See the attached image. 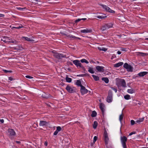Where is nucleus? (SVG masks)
<instances>
[{"label": "nucleus", "mask_w": 148, "mask_h": 148, "mask_svg": "<svg viewBox=\"0 0 148 148\" xmlns=\"http://www.w3.org/2000/svg\"><path fill=\"white\" fill-rule=\"evenodd\" d=\"M58 132L56 130L54 132L53 135L55 136L56 135L58 134Z\"/></svg>", "instance_id": "obj_46"}, {"label": "nucleus", "mask_w": 148, "mask_h": 148, "mask_svg": "<svg viewBox=\"0 0 148 148\" xmlns=\"http://www.w3.org/2000/svg\"><path fill=\"white\" fill-rule=\"evenodd\" d=\"M96 69L100 72H102L104 71V67L101 66H97L96 67Z\"/></svg>", "instance_id": "obj_13"}, {"label": "nucleus", "mask_w": 148, "mask_h": 148, "mask_svg": "<svg viewBox=\"0 0 148 148\" xmlns=\"http://www.w3.org/2000/svg\"><path fill=\"white\" fill-rule=\"evenodd\" d=\"M99 108L102 112L103 113L104 112V104L102 103H100L99 104Z\"/></svg>", "instance_id": "obj_19"}, {"label": "nucleus", "mask_w": 148, "mask_h": 148, "mask_svg": "<svg viewBox=\"0 0 148 148\" xmlns=\"http://www.w3.org/2000/svg\"><path fill=\"white\" fill-rule=\"evenodd\" d=\"M97 18L100 19H103L105 18L106 17V16H102L99 15L97 17Z\"/></svg>", "instance_id": "obj_40"}, {"label": "nucleus", "mask_w": 148, "mask_h": 148, "mask_svg": "<svg viewBox=\"0 0 148 148\" xmlns=\"http://www.w3.org/2000/svg\"><path fill=\"white\" fill-rule=\"evenodd\" d=\"M97 114L96 112L95 111H93L92 112L91 114V116L92 117H95L97 115Z\"/></svg>", "instance_id": "obj_34"}, {"label": "nucleus", "mask_w": 148, "mask_h": 148, "mask_svg": "<svg viewBox=\"0 0 148 148\" xmlns=\"http://www.w3.org/2000/svg\"><path fill=\"white\" fill-rule=\"evenodd\" d=\"M116 85L119 88L121 86L124 87L126 86L125 82V80L123 79H120L117 80Z\"/></svg>", "instance_id": "obj_1"}, {"label": "nucleus", "mask_w": 148, "mask_h": 148, "mask_svg": "<svg viewBox=\"0 0 148 148\" xmlns=\"http://www.w3.org/2000/svg\"><path fill=\"white\" fill-rule=\"evenodd\" d=\"M101 6L106 11L113 13H115L114 11L111 10L107 5H101Z\"/></svg>", "instance_id": "obj_6"}, {"label": "nucleus", "mask_w": 148, "mask_h": 148, "mask_svg": "<svg viewBox=\"0 0 148 148\" xmlns=\"http://www.w3.org/2000/svg\"><path fill=\"white\" fill-rule=\"evenodd\" d=\"M14 49L16 50L17 51H19L23 49V48L20 45H18L17 46L13 47Z\"/></svg>", "instance_id": "obj_14"}, {"label": "nucleus", "mask_w": 148, "mask_h": 148, "mask_svg": "<svg viewBox=\"0 0 148 148\" xmlns=\"http://www.w3.org/2000/svg\"><path fill=\"white\" fill-rule=\"evenodd\" d=\"M66 80L67 82L70 83L71 82L72 79L71 78L67 76L66 77Z\"/></svg>", "instance_id": "obj_32"}, {"label": "nucleus", "mask_w": 148, "mask_h": 148, "mask_svg": "<svg viewBox=\"0 0 148 148\" xmlns=\"http://www.w3.org/2000/svg\"><path fill=\"white\" fill-rule=\"evenodd\" d=\"M81 19V20H85L86 19V18H82Z\"/></svg>", "instance_id": "obj_61"}, {"label": "nucleus", "mask_w": 148, "mask_h": 148, "mask_svg": "<svg viewBox=\"0 0 148 148\" xmlns=\"http://www.w3.org/2000/svg\"><path fill=\"white\" fill-rule=\"evenodd\" d=\"M17 8L18 9V10H23V8Z\"/></svg>", "instance_id": "obj_53"}, {"label": "nucleus", "mask_w": 148, "mask_h": 148, "mask_svg": "<svg viewBox=\"0 0 148 148\" xmlns=\"http://www.w3.org/2000/svg\"><path fill=\"white\" fill-rule=\"evenodd\" d=\"M3 71L5 72V73H11L12 72V71H10V70H5V69H4V70H3Z\"/></svg>", "instance_id": "obj_43"}, {"label": "nucleus", "mask_w": 148, "mask_h": 148, "mask_svg": "<svg viewBox=\"0 0 148 148\" xmlns=\"http://www.w3.org/2000/svg\"><path fill=\"white\" fill-rule=\"evenodd\" d=\"M10 40V38L9 37L5 36H3L1 39V40L5 42H9Z\"/></svg>", "instance_id": "obj_11"}, {"label": "nucleus", "mask_w": 148, "mask_h": 148, "mask_svg": "<svg viewBox=\"0 0 148 148\" xmlns=\"http://www.w3.org/2000/svg\"><path fill=\"white\" fill-rule=\"evenodd\" d=\"M107 26V28L108 29L113 27L114 24L112 23H110L105 24Z\"/></svg>", "instance_id": "obj_17"}, {"label": "nucleus", "mask_w": 148, "mask_h": 148, "mask_svg": "<svg viewBox=\"0 0 148 148\" xmlns=\"http://www.w3.org/2000/svg\"><path fill=\"white\" fill-rule=\"evenodd\" d=\"M9 42L14 43L16 44L17 43V42L15 40H12L10 38V40Z\"/></svg>", "instance_id": "obj_36"}, {"label": "nucleus", "mask_w": 148, "mask_h": 148, "mask_svg": "<svg viewBox=\"0 0 148 148\" xmlns=\"http://www.w3.org/2000/svg\"><path fill=\"white\" fill-rule=\"evenodd\" d=\"M77 76H78V77H83L84 76V74H80V75H77Z\"/></svg>", "instance_id": "obj_51"}, {"label": "nucleus", "mask_w": 148, "mask_h": 148, "mask_svg": "<svg viewBox=\"0 0 148 148\" xmlns=\"http://www.w3.org/2000/svg\"><path fill=\"white\" fill-rule=\"evenodd\" d=\"M121 50L122 51H125V48H122L121 49Z\"/></svg>", "instance_id": "obj_58"}, {"label": "nucleus", "mask_w": 148, "mask_h": 148, "mask_svg": "<svg viewBox=\"0 0 148 148\" xmlns=\"http://www.w3.org/2000/svg\"><path fill=\"white\" fill-rule=\"evenodd\" d=\"M123 115L122 113L121 114V115H120L119 117V120L121 122V121L123 119Z\"/></svg>", "instance_id": "obj_39"}, {"label": "nucleus", "mask_w": 148, "mask_h": 148, "mask_svg": "<svg viewBox=\"0 0 148 148\" xmlns=\"http://www.w3.org/2000/svg\"><path fill=\"white\" fill-rule=\"evenodd\" d=\"M73 62L77 67H79L82 68H84V66L82 65L81 63L80 62L79 60H74Z\"/></svg>", "instance_id": "obj_5"}, {"label": "nucleus", "mask_w": 148, "mask_h": 148, "mask_svg": "<svg viewBox=\"0 0 148 148\" xmlns=\"http://www.w3.org/2000/svg\"><path fill=\"white\" fill-rule=\"evenodd\" d=\"M108 29L107 28V26L105 24L104 25H103L101 27V30L102 31H104L105 30Z\"/></svg>", "instance_id": "obj_21"}, {"label": "nucleus", "mask_w": 148, "mask_h": 148, "mask_svg": "<svg viewBox=\"0 0 148 148\" xmlns=\"http://www.w3.org/2000/svg\"><path fill=\"white\" fill-rule=\"evenodd\" d=\"M76 85L77 86H80L81 87L82 86L81 83V82L79 80H77L76 83Z\"/></svg>", "instance_id": "obj_29"}, {"label": "nucleus", "mask_w": 148, "mask_h": 148, "mask_svg": "<svg viewBox=\"0 0 148 148\" xmlns=\"http://www.w3.org/2000/svg\"><path fill=\"white\" fill-rule=\"evenodd\" d=\"M80 61L82 63H85L86 64H88V62L85 59H83L80 60Z\"/></svg>", "instance_id": "obj_33"}, {"label": "nucleus", "mask_w": 148, "mask_h": 148, "mask_svg": "<svg viewBox=\"0 0 148 148\" xmlns=\"http://www.w3.org/2000/svg\"><path fill=\"white\" fill-rule=\"evenodd\" d=\"M25 77L27 78H29V79L32 78H33V77H32L29 75H26L25 76Z\"/></svg>", "instance_id": "obj_49"}, {"label": "nucleus", "mask_w": 148, "mask_h": 148, "mask_svg": "<svg viewBox=\"0 0 148 148\" xmlns=\"http://www.w3.org/2000/svg\"><path fill=\"white\" fill-rule=\"evenodd\" d=\"M135 123V121L133 120H131V123L132 125H133Z\"/></svg>", "instance_id": "obj_45"}, {"label": "nucleus", "mask_w": 148, "mask_h": 148, "mask_svg": "<svg viewBox=\"0 0 148 148\" xmlns=\"http://www.w3.org/2000/svg\"><path fill=\"white\" fill-rule=\"evenodd\" d=\"M81 19H78L77 20H76L75 22V23H77V22H79V21H81Z\"/></svg>", "instance_id": "obj_50"}, {"label": "nucleus", "mask_w": 148, "mask_h": 148, "mask_svg": "<svg viewBox=\"0 0 148 148\" xmlns=\"http://www.w3.org/2000/svg\"><path fill=\"white\" fill-rule=\"evenodd\" d=\"M18 27H13V28L16 29H19L23 27L21 25V24Z\"/></svg>", "instance_id": "obj_38"}, {"label": "nucleus", "mask_w": 148, "mask_h": 148, "mask_svg": "<svg viewBox=\"0 0 148 148\" xmlns=\"http://www.w3.org/2000/svg\"><path fill=\"white\" fill-rule=\"evenodd\" d=\"M117 53L119 55L121 53V52L120 51H118L117 52Z\"/></svg>", "instance_id": "obj_56"}, {"label": "nucleus", "mask_w": 148, "mask_h": 148, "mask_svg": "<svg viewBox=\"0 0 148 148\" xmlns=\"http://www.w3.org/2000/svg\"><path fill=\"white\" fill-rule=\"evenodd\" d=\"M44 144L46 146H47V142H45Z\"/></svg>", "instance_id": "obj_59"}, {"label": "nucleus", "mask_w": 148, "mask_h": 148, "mask_svg": "<svg viewBox=\"0 0 148 148\" xmlns=\"http://www.w3.org/2000/svg\"><path fill=\"white\" fill-rule=\"evenodd\" d=\"M98 49H99L100 51H106L107 50V49L104 48H101V47H98Z\"/></svg>", "instance_id": "obj_37"}, {"label": "nucleus", "mask_w": 148, "mask_h": 148, "mask_svg": "<svg viewBox=\"0 0 148 148\" xmlns=\"http://www.w3.org/2000/svg\"><path fill=\"white\" fill-rule=\"evenodd\" d=\"M129 65H128L127 63H125L124 64L123 67L124 68L127 69Z\"/></svg>", "instance_id": "obj_42"}, {"label": "nucleus", "mask_w": 148, "mask_h": 148, "mask_svg": "<svg viewBox=\"0 0 148 148\" xmlns=\"http://www.w3.org/2000/svg\"><path fill=\"white\" fill-rule=\"evenodd\" d=\"M145 39H146V40H148V38H146Z\"/></svg>", "instance_id": "obj_64"}, {"label": "nucleus", "mask_w": 148, "mask_h": 148, "mask_svg": "<svg viewBox=\"0 0 148 148\" xmlns=\"http://www.w3.org/2000/svg\"><path fill=\"white\" fill-rule=\"evenodd\" d=\"M97 136H95L93 138V142L95 143L97 140Z\"/></svg>", "instance_id": "obj_44"}, {"label": "nucleus", "mask_w": 148, "mask_h": 148, "mask_svg": "<svg viewBox=\"0 0 148 148\" xmlns=\"http://www.w3.org/2000/svg\"><path fill=\"white\" fill-rule=\"evenodd\" d=\"M136 133V132H132L131 133H130V134H129V136H131L132 135V134H135Z\"/></svg>", "instance_id": "obj_48"}, {"label": "nucleus", "mask_w": 148, "mask_h": 148, "mask_svg": "<svg viewBox=\"0 0 148 148\" xmlns=\"http://www.w3.org/2000/svg\"><path fill=\"white\" fill-rule=\"evenodd\" d=\"M66 89L70 93H73L76 91L74 87L70 86L69 85L67 86L66 88Z\"/></svg>", "instance_id": "obj_4"}, {"label": "nucleus", "mask_w": 148, "mask_h": 148, "mask_svg": "<svg viewBox=\"0 0 148 148\" xmlns=\"http://www.w3.org/2000/svg\"><path fill=\"white\" fill-rule=\"evenodd\" d=\"M102 80L106 83H108L109 82V79L107 78L103 77L102 78Z\"/></svg>", "instance_id": "obj_28"}, {"label": "nucleus", "mask_w": 148, "mask_h": 148, "mask_svg": "<svg viewBox=\"0 0 148 148\" xmlns=\"http://www.w3.org/2000/svg\"><path fill=\"white\" fill-rule=\"evenodd\" d=\"M124 98L126 100H129L131 99V97L129 95H126L124 97Z\"/></svg>", "instance_id": "obj_27"}, {"label": "nucleus", "mask_w": 148, "mask_h": 148, "mask_svg": "<svg viewBox=\"0 0 148 148\" xmlns=\"http://www.w3.org/2000/svg\"><path fill=\"white\" fill-rule=\"evenodd\" d=\"M111 88L112 90H114L115 92H117V90L116 89L112 87H111Z\"/></svg>", "instance_id": "obj_47"}, {"label": "nucleus", "mask_w": 148, "mask_h": 148, "mask_svg": "<svg viewBox=\"0 0 148 148\" xmlns=\"http://www.w3.org/2000/svg\"><path fill=\"white\" fill-rule=\"evenodd\" d=\"M123 62H118L114 65V66L115 67H118L121 66H122L123 64Z\"/></svg>", "instance_id": "obj_20"}, {"label": "nucleus", "mask_w": 148, "mask_h": 148, "mask_svg": "<svg viewBox=\"0 0 148 148\" xmlns=\"http://www.w3.org/2000/svg\"><path fill=\"white\" fill-rule=\"evenodd\" d=\"M23 39H25V40H26L27 41H33V40L32 39H31L27 37H23Z\"/></svg>", "instance_id": "obj_24"}, {"label": "nucleus", "mask_w": 148, "mask_h": 148, "mask_svg": "<svg viewBox=\"0 0 148 148\" xmlns=\"http://www.w3.org/2000/svg\"><path fill=\"white\" fill-rule=\"evenodd\" d=\"M8 134L11 138L16 135V133L14 130L11 129H9L8 130Z\"/></svg>", "instance_id": "obj_8"}, {"label": "nucleus", "mask_w": 148, "mask_h": 148, "mask_svg": "<svg viewBox=\"0 0 148 148\" xmlns=\"http://www.w3.org/2000/svg\"><path fill=\"white\" fill-rule=\"evenodd\" d=\"M103 137L105 144L107 145L108 144L109 141V138L108 133L105 129V130L104 132Z\"/></svg>", "instance_id": "obj_3"}, {"label": "nucleus", "mask_w": 148, "mask_h": 148, "mask_svg": "<svg viewBox=\"0 0 148 148\" xmlns=\"http://www.w3.org/2000/svg\"><path fill=\"white\" fill-rule=\"evenodd\" d=\"M42 96L43 98H48V97L46 96H43V95H42Z\"/></svg>", "instance_id": "obj_55"}, {"label": "nucleus", "mask_w": 148, "mask_h": 148, "mask_svg": "<svg viewBox=\"0 0 148 148\" xmlns=\"http://www.w3.org/2000/svg\"><path fill=\"white\" fill-rule=\"evenodd\" d=\"M92 76L94 80L95 81H98L99 80V77L97 76H96L94 75H92Z\"/></svg>", "instance_id": "obj_30"}, {"label": "nucleus", "mask_w": 148, "mask_h": 148, "mask_svg": "<svg viewBox=\"0 0 148 148\" xmlns=\"http://www.w3.org/2000/svg\"><path fill=\"white\" fill-rule=\"evenodd\" d=\"M62 128L60 126H58L56 127V130L59 132L61 131Z\"/></svg>", "instance_id": "obj_41"}, {"label": "nucleus", "mask_w": 148, "mask_h": 148, "mask_svg": "<svg viewBox=\"0 0 148 148\" xmlns=\"http://www.w3.org/2000/svg\"><path fill=\"white\" fill-rule=\"evenodd\" d=\"M0 122H1V123H3L4 122V121L3 119H0Z\"/></svg>", "instance_id": "obj_54"}, {"label": "nucleus", "mask_w": 148, "mask_h": 148, "mask_svg": "<svg viewBox=\"0 0 148 148\" xmlns=\"http://www.w3.org/2000/svg\"><path fill=\"white\" fill-rule=\"evenodd\" d=\"M142 148H148V147H142Z\"/></svg>", "instance_id": "obj_63"}, {"label": "nucleus", "mask_w": 148, "mask_h": 148, "mask_svg": "<svg viewBox=\"0 0 148 148\" xmlns=\"http://www.w3.org/2000/svg\"><path fill=\"white\" fill-rule=\"evenodd\" d=\"M127 140V138L125 136L121 137V141L123 148H127L126 142Z\"/></svg>", "instance_id": "obj_2"}, {"label": "nucleus", "mask_w": 148, "mask_h": 148, "mask_svg": "<svg viewBox=\"0 0 148 148\" xmlns=\"http://www.w3.org/2000/svg\"><path fill=\"white\" fill-rule=\"evenodd\" d=\"M127 92L129 93L132 94L135 92V90L131 88L130 89H128L127 90Z\"/></svg>", "instance_id": "obj_18"}, {"label": "nucleus", "mask_w": 148, "mask_h": 148, "mask_svg": "<svg viewBox=\"0 0 148 148\" xmlns=\"http://www.w3.org/2000/svg\"><path fill=\"white\" fill-rule=\"evenodd\" d=\"M88 72H89L90 73L93 74L94 73L95 71L94 70V69L92 68H91L89 66L88 67Z\"/></svg>", "instance_id": "obj_22"}, {"label": "nucleus", "mask_w": 148, "mask_h": 148, "mask_svg": "<svg viewBox=\"0 0 148 148\" xmlns=\"http://www.w3.org/2000/svg\"><path fill=\"white\" fill-rule=\"evenodd\" d=\"M144 118H141L139 119L138 120H137L136 121V123H140L141 122H142L144 120Z\"/></svg>", "instance_id": "obj_26"}, {"label": "nucleus", "mask_w": 148, "mask_h": 148, "mask_svg": "<svg viewBox=\"0 0 148 148\" xmlns=\"http://www.w3.org/2000/svg\"><path fill=\"white\" fill-rule=\"evenodd\" d=\"M148 73L147 72L144 71L139 73L138 74V75L140 77H143Z\"/></svg>", "instance_id": "obj_16"}, {"label": "nucleus", "mask_w": 148, "mask_h": 148, "mask_svg": "<svg viewBox=\"0 0 148 148\" xmlns=\"http://www.w3.org/2000/svg\"><path fill=\"white\" fill-rule=\"evenodd\" d=\"M16 142L18 144H20L21 143L19 141H16Z\"/></svg>", "instance_id": "obj_60"}, {"label": "nucleus", "mask_w": 148, "mask_h": 148, "mask_svg": "<svg viewBox=\"0 0 148 148\" xmlns=\"http://www.w3.org/2000/svg\"><path fill=\"white\" fill-rule=\"evenodd\" d=\"M8 79L10 81H12L14 80V79L12 77H9L8 78Z\"/></svg>", "instance_id": "obj_52"}, {"label": "nucleus", "mask_w": 148, "mask_h": 148, "mask_svg": "<svg viewBox=\"0 0 148 148\" xmlns=\"http://www.w3.org/2000/svg\"><path fill=\"white\" fill-rule=\"evenodd\" d=\"M98 125V123L96 121H95L93 124V127L94 129L96 128Z\"/></svg>", "instance_id": "obj_35"}, {"label": "nucleus", "mask_w": 148, "mask_h": 148, "mask_svg": "<svg viewBox=\"0 0 148 148\" xmlns=\"http://www.w3.org/2000/svg\"><path fill=\"white\" fill-rule=\"evenodd\" d=\"M4 15L3 14H0V17H2L4 16Z\"/></svg>", "instance_id": "obj_57"}, {"label": "nucleus", "mask_w": 148, "mask_h": 148, "mask_svg": "<svg viewBox=\"0 0 148 148\" xmlns=\"http://www.w3.org/2000/svg\"><path fill=\"white\" fill-rule=\"evenodd\" d=\"M47 123L45 121H40L39 123V125L40 126H46Z\"/></svg>", "instance_id": "obj_15"}, {"label": "nucleus", "mask_w": 148, "mask_h": 148, "mask_svg": "<svg viewBox=\"0 0 148 148\" xmlns=\"http://www.w3.org/2000/svg\"><path fill=\"white\" fill-rule=\"evenodd\" d=\"M81 92L82 94L84 95L87 93L88 92V90L83 86H82L80 89Z\"/></svg>", "instance_id": "obj_10"}, {"label": "nucleus", "mask_w": 148, "mask_h": 148, "mask_svg": "<svg viewBox=\"0 0 148 148\" xmlns=\"http://www.w3.org/2000/svg\"><path fill=\"white\" fill-rule=\"evenodd\" d=\"M112 94L111 91H109L108 96L107 98V101L108 103L112 102Z\"/></svg>", "instance_id": "obj_7"}, {"label": "nucleus", "mask_w": 148, "mask_h": 148, "mask_svg": "<svg viewBox=\"0 0 148 148\" xmlns=\"http://www.w3.org/2000/svg\"><path fill=\"white\" fill-rule=\"evenodd\" d=\"M91 62L92 63H95V62H94L93 61H92Z\"/></svg>", "instance_id": "obj_62"}, {"label": "nucleus", "mask_w": 148, "mask_h": 148, "mask_svg": "<svg viewBox=\"0 0 148 148\" xmlns=\"http://www.w3.org/2000/svg\"><path fill=\"white\" fill-rule=\"evenodd\" d=\"M92 32V30L90 29L86 28V29L81 30L80 32L82 33H89Z\"/></svg>", "instance_id": "obj_12"}, {"label": "nucleus", "mask_w": 148, "mask_h": 148, "mask_svg": "<svg viewBox=\"0 0 148 148\" xmlns=\"http://www.w3.org/2000/svg\"><path fill=\"white\" fill-rule=\"evenodd\" d=\"M67 36L69 38H74V39H80L79 38L75 37L74 36H73L72 35H68Z\"/></svg>", "instance_id": "obj_23"}, {"label": "nucleus", "mask_w": 148, "mask_h": 148, "mask_svg": "<svg viewBox=\"0 0 148 148\" xmlns=\"http://www.w3.org/2000/svg\"><path fill=\"white\" fill-rule=\"evenodd\" d=\"M127 71L129 72H132V67L130 65H129L126 69Z\"/></svg>", "instance_id": "obj_25"}, {"label": "nucleus", "mask_w": 148, "mask_h": 148, "mask_svg": "<svg viewBox=\"0 0 148 148\" xmlns=\"http://www.w3.org/2000/svg\"><path fill=\"white\" fill-rule=\"evenodd\" d=\"M54 56L56 58L58 59H61L65 57L62 54L58 53H54Z\"/></svg>", "instance_id": "obj_9"}, {"label": "nucleus", "mask_w": 148, "mask_h": 148, "mask_svg": "<svg viewBox=\"0 0 148 148\" xmlns=\"http://www.w3.org/2000/svg\"><path fill=\"white\" fill-rule=\"evenodd\" d=\"M136 53H137V55L138 56H143L146 55V54L145 53L142 52H138Z\"/></svg>", "instance_id": "obj_31"}]
</instances>
